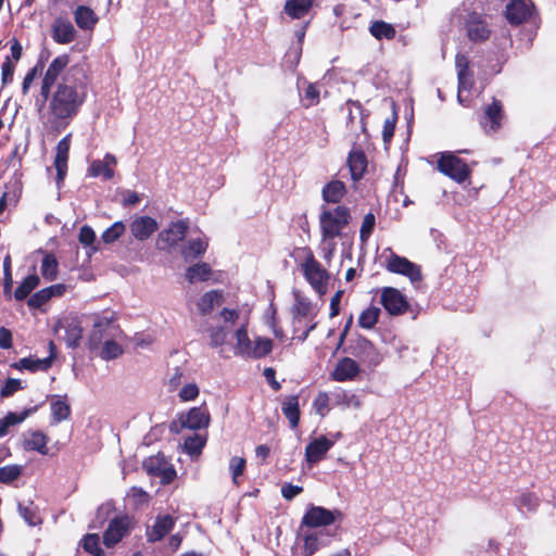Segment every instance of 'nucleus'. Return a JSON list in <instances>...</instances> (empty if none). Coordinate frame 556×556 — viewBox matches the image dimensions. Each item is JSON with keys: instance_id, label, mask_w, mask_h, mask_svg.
I'll list each match as a JSON object with an SVG mask.
<instances>
[{"instance_id": "obj_1", "label": "nucleus", "mask_w": 556, "mask_h": 556, "mask_svg": "<svg viewBox=\"0 0 556 556\" xmlns=\"http://www.w3.org/2000/svg\"><path fill=\"white\" fill-rule=\"evenodd\" d=\"M68 64L67 53L58 55L49 64L41 80L40 94L48 101V122L56 131L71 125L88 96V77L83 67H68Z\"/></svg>"}, {"instance_id": "obj_2", "label": "nucleus", "mask_w": 556, "mask_h": 556, "mask_svg": "<svg viewBox=\"0 0 556 556\" xmlns=\"http://www.w3.org/2000/svg\"><path fill=\"white\" fill-rule=\"evenodd\" d=\"M352 219L351 210L345 205L323 210L319 214V227L323 241H333L342 236L343 229Z\"/></svg>"}, {"instance_id": "obj_3", "label": "nucleus", "mask_w": 556, "mask_h": 556, "mask_svg": "<svg viewBox=\"0 0 556 556\" xmlns=\"http://www.w3.org/2000/svg\"><path fill=\"white\" fill-rule=\"evenodd\" d=\"M304 255V261L300 264V270L309 286L320 296L328 290L329 273L316 260L314 252L309 247H303L295 250Z\"/></svg>"}, {"instance_id": "obj_4", "label": "nucleus", "mask_w": 556, "mask_h": 556, "mask_svg": "<svg viewBox=\"0 0 556 556\" xmlns=\"http://www.w3.org/2000/svg\"><path fill=\"white\" fill-rule=\"evenodd\" d=\"M344 353L357 358L369 369L376 368L383 361V356L376 345L362 334H357L349 341V344L344 348Z\"/></svg>"}, {"instance_id": "obj_5", "label": "nucleus", "mask_w": 556, "mask_h": 556, "mask_svg": "<svg viewBox=\"0 0 556 556\" xmlns=\"http://www.w3.org/2000/svg\"><path fill=\"white\" fill-rule=\"evenodd\" d=\"M119 333L121 329L116 324L114 312L97 315L88 339V348L91 352L96 351L100 348L103 340H106V338H116Z\"/></svg>"}, {"instance_id": "obj_6", "label": "nucleus", "mask_w": 556, "mask_h": 556, "mask_svg": "<svg viewBox=\"0 0 556 556\" xmlns=\"http://www.w3.org/2000/svg\"><path fill=\"white\" fill-rule=\"evenodd\" d=\"M437 168L440 173L457 184L465 182L471 175V169L468 164L451 152H444L440 155L437 162Z\"/></svg>"}, {"instance_id": "obj_7", "label": "nucleus", "mask_w": 556, "mask_h": 556, "mask_svg": "<svg viewBox=\"0 0 556 556\" xmlns=\"http://www.w3.org/2000/svg\"><path fill=\"white\" fill-rule=\"evenodd\" d=\"M142 467L149 476L160 478L164 485L172 483L177 476L174 466L168 463L162 453L146 458Z\"/></svg>"}, {"instance_id": "obj_8", "label": "nucleus", "mask_w": 556, "mask_h": 556, "mask_svg": "<svg viewBox=\"0 0 556 556\" xmlns=\"http://www.w3.org/2000/svg\"><path fill=\"white\" fill-rule=\"evenodd\" d=\"M337 518H342L340 510H330L323 506L311 505L302 517L301 528L316 529L327 527L334 523Z\"/></svg>"}, {"instance_id": "obj_9", "label": "nucleus", "mask_w": 556, "mask_h": 556, "mask_svg": "<svg viewBox=\"0 0 556 556\" xmlns=\"http://www.w3.org/2000/svg\"><path fill=\"white\" fill-rule=\"evenodd\" d=\"M189 222L187 219H179L172 222L166 229H163L156 240L159 250H169L182 241L188 232Z\"/></svg>"}, {"instance_id": "obj_10", "label": "nucleus", "mask_w": 556, "mask_h": 556, "mask_svg": "<svg viewBox=\"0 0 556 556\" xmlns=\"http://www.w3.org/2000/svg\"><path fill=\"white\" fill-rule=\"evenodd\" d=\"M465 29L468 39L472 42H484L489 40L492 34L486 16L478 12H470L467 15Z\"/></svg>"}, {"instance_id": "obj_11", "label": "nucleus", "mask_w": 556, "mask_h": 556, "mask_svg": "<svg viewBox=\"0 0 556 556\" xmlns=\"http://www.w3.org/2000/svg\"><path fill=\"white\" fill-rule=\"evenodd\" d=\"M132 528L131 519L127 515L116 516L110 520L106 530L103 532V544L108 547H114L119 543Z\"/></svg>"}, {"instance_id": "obj_12", "label": "nucleus", "mask_w": 556, "mask_h": 556, "mask_svg": "<svg viewBox=\"0 0 556 556\" xmlns=\"http://www.w3.org/2000/svg\"><path fill=\"white\" fill-rule=\"evenodd\" d=\"M380 303L391 316L403 315L409 309V303L406 296L393 287H384L381 289Z\"/></svg>"}, {"instance_id": "obj_13", "label": "nucleus", "mask_w": 556, "mask_h": 556, "mask_svg": "<svg viewBox=\"0 0 556 556\" xmlns=\"http://www.w3.org/2000/svg\"><path fill=\"white\" fill-rule=\"evenodd\" d=\"M534 11L535 7L531 0H510L506 4L504 15L511 26H519L528 22Z\"/></svg>"}, {"instance_id": "obj_14", "label": "nucleus", "mask_w": 556, "mask_h": 556, "mask_svg": "<svg viewBox=\"0 0 556 556\" xmlns=\"http://www.w3.org/2000/svg\"><path fill=\"white\" fill-rule=\"evenodd\" d=\"M386 269L390 273L403 275L409 278L412 282H418L422 279L420 267L417 264L394 252H391L386 264Z\"/></svg>"}, {"instance_id": "obj_15", "label": "nucleus", "mask_w": 556, "mask_h": 556, "mask_svg": "<svg viewBox=\"0 0 556 556\" xmlns=\"http://www.w3.org/2000/svg\"><path fill=\"white\" fill-rule=\"evenodd\" d=\"M210 420L211 416L205 406L192 407L187 414L179 416L181 427L191 430L207 428Z\"/></svg>"}, {"instance_id": "obj_16", "label": "nucleus", "mask_w": 556, "mask_h": 556, "mask_svg": "<svg viewBox=\"0 0 556 556\" xmlns=\"http://www.w3.org/2000/svg\"><path fill=\"white\" fill-rule=\"evenodd\" d=\"M49 349H50V355L45 358H33V357H23L18 362L13 363L11 367L17 369V370H28L31 372H36L39 370H48L51 365L52 361L55 357V345L53 341L49 342Z\"/></svg>"}, {"instance_id": "obj_17", "label": "nucleus", "mask_w": 556, "mask_h": 556, "mask_svg": "<svg viewBox=\"0 0 556 556\" xmlns=\"http://www.w3.org/2000/svg\"><path fill=\"white\" fill-rule=\"evenodd\" d=\"M72 134L64 136L56 144L54 167L56 169V181L61 182L64 180L67 173V162L71 149Z\"/></svg>"}, {"instance_id": "obj_18", "label": "nucleus", "mask_w": 556, "mask_h": 556, "mask_svg": "<svg viewBox=\"0 0 556 556\" xmlns=\"http://www.w3.org/2000/svg\"><path fill=\"white\" fill-rule=\"evenodd\" d=\"M361 372L359 364L356 359L345 356L339 359L331 377L334 381L344 382L354 380Z\"/></svg>"}, {"instance_id": "obj_19", "label": "nucleus", "mask_w": 556, "mask_h": 556, "mask_svg": "<svg viewBox=\"0 0 556 556\" xmlns=\"http://www.w3.org/2000/svg\"><path fill=\"white\" fill-rule=\"evenodd\" d=\"M77 31L71 21L63 17L54 20L51 26V37L59 45H67L75 40Z\"/></svg>"}, {"instance_id": "obj_20", "label": "nucleus", "mask_w": 556, "mask_h": 556, "mask_svg": "<svg viewBox=\"0 0 556 556\" xmlns=\"http://www.w3.org/2000/svg\"><path fill=\"white\" fill-rule=\"evenodd\" d=\"M503 118V106L501 101L494 99L489 104L482 116L480 117V125L486 131H497L501 128V121Z\"/></svg>"}, {"instance_id": "obj_21", "label": "nucleus", "mask_w": 556, "mask_h": 556, "mask_svg": "<svg viewBox=\"0 0 556 556\" xmlns=\"http://www.w3.org/2000/svg\"><path fill=\"white\" fill-rule=\"evenodd\" d=\"M175 527V520L170 515L157 516L154 523L147 528V541L155 543L164 539Z\"/></svg>"}, {"instance_id": "obj_22", "label": "nucleus", "mask_w": 556, "mask_h": 556, "mask_svg": "<svg viewBox=\"0 0 556 556\" xmlns=\"http://www.w3.org/2000/svg\"><path fill=\"white\" fill-rule=\"evenodd\" d=\"M129 229L137 240L144 241L159 229V224L151 216H139L130 223Z\"/></svg>"}, {"instance_id": "obj_23", "label": "nucleus", "mask_w": 556, "mask_h": 556, "mask_svg": "<svg viewBox=\"0 0 556 556\" xmlns=\"http://www.w3.org/2000/svg\"><path fill=\"white\" fill-rule=\"evenodd\" d=\"M117 164L115 155L106 153L103 160H94L88 167V175L91 177H102L104 180H111L114 177V166Z\"/></svg>"}, {"instance_id": "obj_24", "label": "nucleus", "mask_w": 556, "mask_h": 556, "mask_svg": "<svg viewBox=\"0 0 556 556\" xmlns=\"http://www.w3.org/2000/svg\"><path fill=\"white\" fill-rule=\"evenodd\" d=\"M348 167L350 169L351 179L355 182L359 181L368 166V160L363 149H353L350 151L346 160Z\"/></svg>"}, {"instance_id": "obj_25", "label": "nucleus", "mask_w": 556, "mask_h": 556, "mask_svg": "<svg viewBox=\"0 0 556 556\" xmlns=\"http://www.w3.org/2000/svg\"><path fill=\"white\" fill-rule=\"evenodd\" d=\"M333 446V441L329 440L326 435L311 441L305 447V459L309 464L320 462L327 452Z\"/></svg>"}, {"instance_id": "obj_26", "label": "nucleus", "mask_w": 556, "mask_h": 556, "mask_svg": "<svg viewBox=\"0 0 556 556\" xmlns=\"http://www.w3.org/2000/svg\"><path fill=\"white\" fill-rule=\"evenodd\" d=\"M348 192L346 186L339 179H332L327 182L321 190V198L326 203L337 204L342 201Z\"/></svg>"}, {"instance_id": "obj_27", "label": "nucleus", "mask_w": 556, "mask_h": 556, "mask_svg": "<svg viewBox=\"0 0 556 556\" xmlns=\"http://www.w3.org/2000/svg\"><path fill=\"white\" fill-rule=\"evenodd\" d=\"M281 410L285 417L288 419L289 425L292 429H296L300 424V404H299V395L291 394L285 396L281 402Z\"/></svg>"}, {"instance_id": "obj_28", "label": "nucleus", "mask_w": 556, "mask_h": 556, "mask_svg": "<svg viewBox=\"0 0 556 556\" xmlns=\"http://www.w3.org/2000/svg\"><path fill=\"white\" fill-rule=\"evenodd\" d=\"M74 21L80 29L93 30L99 17L90 7L78 5L74 11Z\"/></svg>"}, {"instance_id": "obj_29", "label": "nucleus", "mask_w": 556, "mask_h": 556, "mask_svg": "<svg viewBox=\"0 0 556 556\" xmlns=\"http://www.w3.org/2000/svg\"><path fill=\"white\" fill-rule=\"evenodd\" d=\"M38 408L39 405H35L33 407L25 408L20 414L9 412L3 418L0 419V438L8 433L10 427L23 422L27 417L36 413Z\"/></svg>"}, {"instance_id": "obj_30", "label": "nucleus", "mask_w": 556, "mask_h": 556, "mask_svg": "<svg viewBox=\"0 0 556 556\" xmlns=\"http://www.w3.org/2000/svg\"><path fill=\"white\" fill-rule=\"evenodd\" d=\"M48 442L49 438L46 433L40 430H35L29 433L28 438L24 439L23 447L25 451H36L41 455H48Z\"/></svg>"}, {"instance_id": "obj_31", "label": "nucleus", "mask_w": 556, "mask_h": 556, "mask_svg": "<svg viewBox=\"0 0 556 556\" xmlns=\"http://www.w3.org/2000/svg\"><path fill=\"white\" fill-rule=\"evenodd\" d=\"M207 242L201 238L189 240L180 250L181 256L185 262H193L202 256L207 250Z\"/></svg>"}, {"instance_id": "obj_32", "label": "nucleus", "mask_w": 556, "mask_h": 556, "mask_svg": "<svg viewBox=\"0 0 556 556\" xmlns=\"http://www.w3.org/2000/svg\"><path fill=\"white\" fill-rule=\"evenodd\" d=\"M314 0H287L285 13L292 20L303 18L313 8Z\"/></svg>"}, {"instance_id": "obj_33", "label": "nucleus", "mask_w": 556, "mask_h": 556, "mask_svg": "<svg viewBox=\"0 0 556 556\" xmlns=\"http://www.w3.org/2000/svg\"><path fill=\"white\" fill-rule=\"evenodd\" d=\"M274 342L269 338L256 337L245 358L260 359L269 355L273 351Z\"/></svg>"}, {"instance_id": "obj_34", "label": "nucleus", "mask_w": 556, "mask_h": 556, "mask_svg": "<svg viewBox=\"0 0 556 556\" xmlns=\"http://www.w3.org/2000/svg\"><path fill=\"white\" fill-rule=\"evenodd\" d=\"M40 278L37 274L28 275L23 279L14 291V299L23 301L31 295V292L39 286Z\"/></svg>"}, {"instance_id": "obj_35", "label": "nucleus", "mask_w": 556, "mask_h": 556, "mask_svg": "<svg viewBox=\"0 0 556 556\" xmlns=\"http://www.w3.org/2000/svg\"><path fill=\"white\" fill-rule=\"evenodd\" d=\"M223 301V292L220 290H211L205 292L198 302V308L201 315L210 314L216 304Z\"/></svg>"}, {"instance_id": "obj_36", "label": "nucleus", "mask_w": 556, "mask_h": 556, "mask_svg": "<svg viewBox=\"0 0 556 556\" xmlns=\"http://www.w3.org/2000/svg\"><path fill=\"white\" fill-rule=\"evenodd\" d=\"M236 345L235 352L237 355L242 357H247L251 346L252 341L248 334V323L242 324L235 332Z\"/></svg>"}, {"instance_id": "obj_37", "label": "nucleus", "mask_w": 556, "mask_h": 556, "mask_svg": "<svg viewBox=\"0 0 556 556\" xmlns=\"http://www.w3.org/2000/svg\"><path fill=\"white\" fill-rule=\"evenodd\" d=\"M369 33L371 36H374L377 40H392L396 36V30L392 24H389L384 21H375L369 26Z\"/></svg>"}, {"instance_id": "obj_38", "label": "nucleus", "mask_w": 556, "mask_h": 556, "mask_svg": "<svg viewBox=\"0 0 556 556\" xmlns=\"http://www.w3.org/2000/svg\"><path fill=\"white\" fill-rule=\"evenodd\" d=\"M79 545L92 556H105V552L100 545V536L97 533L85 534L79 541Z\"/></svg>"}, {"instance_id": "obj_39", "label": "nucleus", "mask_w": 556, "mask_h": 556, "mask_svg": "<svg viewBox=\"0 0 556 556\" xmlns=\"http://www.w3.org/2000/svg\"><path fill=\"white\" fill-rule=\"evenodd\" d=\"M40 271L42 277L48 281L56 279L59 273V262L54 254H45L41 261Z\"/></svg>"}, {"instance_id": "obj_40", "label": "nucleus", "mask_w": 556, "mask_h": 556, "mask_svg": "<svg viewBox=\"0 0 556 556\" xmlns=\"http://www.w3.org/2000/svg\"><path fill=\"white\" fill-rule=\"evenodd\" d=\"M212 269L207 263H198L189 266L186 270V278L189 282L205 281L210 278Z\"/></svg>"}, {"instance_id": "obj_41", "label": "nucleus", "mask_w": 556, "mask_h": 556, "mask_svg": "<svg viewBox=\"0 0 556 556\" xmlns=\"http://www.w3.org/2000/svg\"><path fill=\"white\" fill-rule=\"evenodd\" d=\"M18 513L21 517L25 520V522L29 526H38L42 523V519L39 515L38 507L34 504L33 501L28 503V505L18 504Z\"/></svg>"}, {"instance_id": "obj_42", "label": "nucleus", "mask_w": 556, "mask_h": 556, "mask_svg": "<svg viewBox=\"0 0 556 556\" xmlns=\"http://www.w3.org/2000/svg\"><path fill=\"white\" fill-rule=\"evenodd\" d=\"M101 352L100 357L104 361L115 359L121 356L124 352L121 344L115 341V338H106L100 345Z\"/></svg>"}, {"instance_id": "obj_43", "label": "nucleus", "mask_w": 556, "mask_h": 556, "mask_svg": "<svg viewBox=\"0 0 556 556\" xmlns=\"http://www.w3.org/2000/svg\"><path fill=\"white\" fill-rule=\"evenodd\" d=\"M380 313L381 311L377 306L367 307L358 316V326L363 329H372L378 323Z\"/></svg>"}, {"instance_id": "obj_44", "label": "nucleus", "mask_w": 556, "mask_h": 556, "mask_svg": "<svg viewBox=\"0 0 556 556\" xmlns=\"http://www.w3.org/2000/svg\"><path fill=\"white\" fill-rule=\"evenodd\" d=\"M51 416L55 424L66 420L71 416L70 404L61 399L51 402Z\"/></svg>"}, {"instance_id": "obj_45", "label": "nucleus", "mask_w": 556, "mask_h": 556, "mask_svg": "<svg viewBox=\"0 0 556 556\" xmlns=\"http://www.w3.org/2000/svg\"><path fill=\"white\" fill-rule=\"evenodd\" d=\"M320 101V92L316 84L308 83L307 86L303 90V96L301 97V102L303 108L309 109L315 106Z\"/></svg>"}, {"instance_id": "obj_46", "label": "nucleus", "mask_w": 556, "mask_h": 556, "mask_svg": "<svg viewBox=\"0 0 556 556\" xmlns=\"http://www.w3.org/2000/svg\"><path fill=\"white\" fill-rule=\"evenodd\" d=\"M312 303L305 298H296L295 304L292 308L293 319L296 323H301L302 318H305L312 314Z\"/></svg>"}, {"instance_id": "obj_47", "label": "nucleus", "mask_w": 556, "mask_h": 556, "mask_svg": "<svg viewBox=\"0 0 556 556\" xmlns=\"http://www.w3.org/2000/svg\"><path fill=\"white\" fill-rule=\"evenodd\" d=\"M126 226L123 222H115L108 229H105L101 238L104 243L110 244L118 240L125 232Z\"/></svg>"}, {"instance_id": "obj_48", "label": "nucleus", "mask_w": 556, "mask_h": 556, "mask_svg": "<svg viewBox=\"0 0 556 556\" xmlns=\"http://www.w3.org/2000/svg\"><path fill=\"white\" fill-rule=\"evenodd\" d=\"M23 472V467L20 465H7L0 467V482L3 484H11L17 480Z\"/></svg>"}, {"instance_id": "obj_49", "label": "nucleus", "mask_w": 556, "mask_h": 556, "mask_svg": "<svg viewBox=\"0 0 556 556\" xmlns=\"http://www.w3.org/2000/svg\"><path fill=\"white\" fill-rule=\"evenodd\" d=\"M376 226V216L372 212H368L362 222L361 229H359V240L361 242L365 243L368 241L370 236L374 232Z\"/></svg>"}, {"instance_id": "obj_50", "label": "nucleus", "mask_w": 556, "mask_h": 556, "mask_svg": "<svg viewBox=\"0 0 556 556\" xmlns=\"http://www.w3.org/2000/svg\"><path fill=\"white\" fill-rule=\"evenodd\" d=\"M12 287L13 278L11 268V257L8 255L3 261V293L8 299H11L12 296Z\"/></svg>"}, {"instance_id": "obj_51", "label": "nucleus", "mask_w": 556, "mask_h": 556, "mask_svg": "<svg viewBox=\"0 0 556 556\" xmlns=\"http://www.w3.org/2000/svg\"><path fill=\"white\" fill-rule=\"evenodd\" d=\"M329 402L330 399L327 392H319L313 401V408L321 418L329 412Z\"/></svg>"}, {"instance_id": "obj_52", "label": "nucleus", "mask_w": 556, "mask_h": 556, "mask_svg": "<svg viewBox=\"0 0 556 556\" xmlns=\"http://www.w3.org/2000/svg\"><path fill=\"white\" fill-rule=\"evenodd\" d=\"M204 445L205 440L199 434L190 435L184 442L185 450L191 455L201 453Z\"/></svg>"}, {"instance_id": "obj_53", "label": "nucleus", "mask_w": 556, "mask_h": 556, "mask_svg": "<svg viewBox=\"0 0 556 556\" xmlns=\"http://www.w3.org/2000/svg\"><path fill=\"white\" fill-rule=\"evenodd\" d=\"M319 534L317 532L307 533L303 538V548L307 556L315 554L320 546Z\"/></svg>"}, {"instance_id": "obj_54", "label": "nucleus", "mask_w": 556, "mask_h": 556, "mask_svg": "<svg viewBox=\"0 0 556 556\" xmlns=\"http://www.w3.org/2000/svg\"><path fill=\"white\" fill-rule=\"evenodd\" d=\"M210 339H211V345L213 348H218L225 344L227 340V330L225 327H211L207 329Z\"/></svg>"}, {"instance_id": "obj_55", "label": "nucleus", "mask_w": 556, "mask_h": 556, "mask_svg": "<svg viewBox=\"0 0 556 556\" xmlns=\"http://www.w3.org/2000/svg\"><path fill=\"white\" fill-rule=\"evenodd\" d=\"M247 466V460L243 457L233 456L229 462V469L231 471L232 481L238 485V478L243 475Z\"/></svg>"}, {"instance_id": "obj_56", "label": "nucleus", "mask_w": 556, "mask_h": 556, "mask_svg": "<svg viewBox=\"0 0 556 556\" xmlns=\"http://www.w3.org/2000/svg\"><path fill=\"white\" fill-rule=\"evenodd\" d=\"M50 300H51L50 294L48 293L47 289L43 288V289L33 293L28 298L27 305L30 308H40L42 305H45Z\"/></svg>"}, {"instance_id": "obj_57", "label": "nucleus", "mask_w": 556, "mask_h": 556, "mask_svg": "<svg viewBox=\"0 0 556 556\" xmlns=\"http://www.w3.org/2000/svg\"><path fill=\"white\" fill-rule=\"evenodd\" d=\"M22 381L15 378H8L0 390L1 397H10L18 390H22Z\"/></svg>"}, {"instance_id": "obj_58", "label": "nucleus", "mask_w": 556, "mask_h": 556, "mask_svg": "<svg viewBox=\"0 0 556 556\" xmlns=\"http://www.w3.org/2000/svg\"><path fill=\"white\" fill-rule=\"evenodd\" d=\"M14 72H15V65L12 62L11 58L7 56L4 62L2 63V66H1V83H2V86H5V85L12 83L13 76H14Z\"/></svg>"}, {"instance_id": "obj_59", "label": "nucleus", "mask_w": 556, "mask_h": 556, "mask_svg": "<svg viewBox=\"0 0 556 556\" xmlns=\"http://www.w3.org/2000/svg\"><path fill=\"white\" fill-rule=\"evenodd\" d=\"M517 502L520 507H526L530 511L535 510L540 503L539 497L532 492L522 493Z\"/></svg>"}, {"instance_id": "obj_60", "label": "nucleus", "mask_w": 556, "mask_h": 556, "mask_svg": "<svg viewBox=\"0 0 556 556\" xmlns=\"http://www.w3.org/2000/svg\"><path fill=\"white\" fill-rule=\"evenodd\" d=\"M396 119H397V116H396V113H394L392 118H387L384 121L383 129H382V139H383L384 143L390 142L391 139L393 138L394 131H395Z\"/></svg>"}, {"instance_id": "obj_61", "label": "nucleus", "mask_w": 556, "mask_h": 556, "mask_svg": "<svg viewBox=\"0 0 556 556\" xmlns=\"http://www.w3.org/2000/svg\"><path fill=\"white\" fill-rule=\"evenodd\" d=\"M458 83V99L460 100V91L462 90H470L473 87V72L471 70L466 71L463 76H457Z\"/></svg>"}, {"instance_id": "obj_62", "label": "nucleus", "mask_w": 556, "mask_h": 556, "mask_svg": "<svg viewBox=\"0 0 556 556\" xmlns=\"http://www.w3.org/2000/svg\"><path fill=\"white\" fill-rule=\"evenodd\" d=\"M339 403L344 405L345 407H354L359 408L362 406V401L358 395L351 392H343L339 396Z\"/></svg>"}, {"instance_id": "obj_63", "label": "nucleus", "mask_w": 556, "mask_h": 556, "mask_svg": "<svg viewBox=\"0 0 556 556\" xmlns=\"http://www.w3.org/2000/svg\"><path fill=\"white\" fill-rule=\"evenodd\" d=\"M78 240L85 247L91 245L96 240L93 229L88 225L83 226L79 230Z\"/></svg>"}, {"instance_id": "obj_64", "label": "nucleus", "mask_w": 556, "mask_h": 556, "mask_svg": "<svg viewBox=\"0 0 556 556\" xmlns=\"http://www.w3.org/2000/svg\"><path fill=\"white\" fill-rule=\"evenodd\" d=\"M199 395V388L195 383H188L179 392V397L181 401H192L197 399Z\"/></svg>"}]
</instances>
